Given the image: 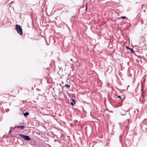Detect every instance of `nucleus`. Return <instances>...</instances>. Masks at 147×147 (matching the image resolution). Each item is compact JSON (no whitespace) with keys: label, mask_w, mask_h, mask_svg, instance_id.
<instances>
[{"label":"nucleus","mask_w":147,"mask_h":147,"mask_svg":"<svg viewBox=\"0 0 147 147\" xmlns=\"http://www.w3.org/2000/svg\"><path fill=\"white\" fill-rule=\"evenodd\" d=\"M16 29L18 33L21 35L23 34L22 30L20 26L18 25H16Z\"/></svg>","instance_id":"1"},{"label":"nucleus","mask_w":147,"mask_h":147,"mask_svg":"<svg viewBox=\"0 0 147 147\" xmlns=\"http://www.w3.org/2000/svg\"><path fill=\"white\" fill-rule=\"evenodd\" d=\"M19 136L25 140L30 141L31 140V139L30 137L26 135H24L22 134H19Z\"/></svg>","instance_id":"2"},{"label":"nucleus","mask_w":147,"mask_h":147,"mask_svg":"<svg viewBox=\"0 0 147 147\" xmlns=\"http://www.w3.org/2000/svg\"><path fill=\"white\" fill-rule=\"evenodd\" d=\"M121 114L122 115H126V118L127 119V121H128V122L129 123V120L130 119V115L129 113L128 114H127V115L126 114L124 115L123 114Z\"/></svg>","instance_id":"3"},{"label":"nucleus","mask_w":147,"mask_h":147,"mask_svg":"<svg viewBox=\"0 0 147 147\" xmlns=\"http://www.w3.org/2000/svg\"><path fill=\"white\" fill-rule=\"evenodd\" d=\"M76 103L75 100L74 99H72V101L71 102L70 104L72 106H74V104Z\"/></svg>","instance_id":"4"},{"label":"nucleus","mask_w":147,"mask_h":147,"mask_svg":"<svg viewBox=\"0 0 147 147\" xmlns=\"http://www.w3.org/2000/svg\"><path fill=\"white\" fill-rule=\"evenodd\" d=\"M126 49H127V50H128L129 49H130V50L131 51V53H134V51L133 50V49H131V48H130L127 47H126Z\"/></svg>","instance_id":"5"},{"label":"nucleus","mask_w":147,"mask_h":147,"mask_svg":"<svg viewBox=\"0 0 147 147\" xmlns=\"http://www.w3.org/2000/svg\"><path fill=\"white\" fill-rule=\"evenodd\" d=\"M18 128H20L21 129H24V127L23 126H17L16 127Z\"/></svg>","instance_id":"6"},{"label":"nucleus","mask_w":147,"mask_h":147,"mask_svg":"<svg viewBox=\"0 0 147 147\" xmlns=\"http://www.w3.org/2000/svg\"><path fill=\"white\" fill-rule=\"evenodd\" d=\"M65 87H66V88L67 89H69L70 87V86L67 84H65Z\"/></svg>","instance_id":"7"},{"label":"nucleus","mask_w":147,"mask_h":147,"mask_svg":"<svg viewBox=\"0 0 147 147\" xmlns=\"http://www.w3.org/2000/svg\"><path fill=\"white\" fill-rule=\"evenodd\" d=\"M29 113L26 112V113H25L24 114V116H28V115H29Z\"/></svg>","instance_id":"8"},{"label":"nucleus","mask_w":147,"mask_h":147,"mask_svg":"<svg viewBox=\"0 0 147 147\" xmlns=\"http://www.w3.org/2000/svg\"><path fill=\"white\" fill-rule=\"evenodd\" d=\"M120 18L123 19H126L127 18V17H125V16L121 17Z\"/></svg>","instance_id":"9"},{"label":"nucleus","mask_w":147,"mask_h":147,"mask_svg":"<svg viewBox=\"0 0 147 147\" xmlns=\"http://www.w3.org/2000/svg\"><path fill=\"white\" fill-rule=\"evenodd\" d=\"M117 98H121V96H118L117 97Z\"/></svg>","instance_id":"10"},{"label":"nucleus","mask_w":147,"mask_h":147,"mask_svg":"<svg viewBox=\"0 0 147 147\" xmlns=\"http://www.w3.org/2000/svg\"><path fill=\"white\" fill-rule=\"evenodd\" d=\"M87 9V5H86V10Z\"/></svg>","instance_id":"11"},{"label":"nucleus","mask_w":147,"mask_h":147,"mask_svg":"<svg viewBox=\"0 0 147 147\" xmlns=\"http://www.w3.org/2000/svg\"><path fill=\"white\" fill-rule=\"evenodd\" d=\"M134 113H135V111H134Z\"/></svg>","instance_id":"12"},{"label":"nucleus","mask_w":147,"mask_h":147,"mask_svg":"<svg viewBox=\"0 0 147 147\" xmlns=\"http://www.w3.org/2000/svg\"><path fill=\"white\" fill-rule=\"evenodd\" d=\"M143 5H144V4H143V5H142V7H143Z\"/></svg>","instance_id":"13"},{"label":"nucleus","mask_w":147,"mask_h":147,"mask_svg":"<svg viewBox=\"0 0 147 147\" xmlns=\"http://www.w3.org/2000/svg\"><path fill=\"white\" fill-rule=\"evenodd\" d=\"M144 12H145V10H144Z\"/></svg>","instance_id":"14"},{"label":"nucleus","mask_w":147,"mask_h":147,"mask_svg":"<svg viewBox=\"0 0 147 147\" xmlns=\"http://www.w3.org/2000/svg\"><path fill=\"white\" fill-rule=\"evenodd\" d=\"M143 104H144V101L143 102Z\"/></svg>","instance_id":"15"},{"label":"nucleus","mask_w":147,"mask_h":147,"mask_svg":"<svg viewBox=\"0 0 147 147\" xmlns=\"http://www.w3.org/2000/svg\"><path fill=\"white\" fill-rule=\"evenodd\" d=\"M146 56H147V54H146Z\"/></svg>","instance_id":"16"},{"label":"nucleus","mask_w":147,"mask_h":147,"mask_svg":"<svg viewBox=\"0 0 147 147\" xmlns=\"http://www.w3.org/2000/svg\"><path fill=\"white\" fill-rule=\"evenodd\" d=\"M143 58H144V57H143Z\"/></svg>","instance_id":"17"}]
</instances>
